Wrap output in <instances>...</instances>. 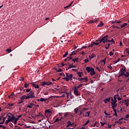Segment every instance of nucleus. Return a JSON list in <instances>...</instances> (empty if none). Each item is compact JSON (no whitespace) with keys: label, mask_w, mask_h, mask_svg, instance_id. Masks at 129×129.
<instances>
[{"label":"nucleus","mask_w":129,"mask_h":129,"mask_svg":"<svg viewBox=\"0 0 129 129\" xmlns=\"http://www.w3.org/2000/svg\"><path fill=\"white\" fill-rule=\"evenodd\" d=\"M108 35L104 36L101 39H99V42H100V43H103V44H105V43H108Z\"/></svg>","instance_id":"nucleus-1"},{"label":"nucleus","mask_w":129,"mask_h":129,"mask_svg":"<svg viewBox=\"0 0 129 129\" xmlns=\"http://www.w3.org/2000/svg\"><path fill=\"white\" fill-rule=\"evenodd\" d=\"M7 116H8V119H11V121H13V120L15 118V115L12 114L11 113H8Z\"/></svg>","instance_id":"nucleus-2"},{"label":"nucleus","mask_w":129,"mask_h":129,"mask_svg":"<svg viewBox=\"0 0 129 129\" xmlns=\"http://www.w3.org/2000/svg\"><path fill=\"white\" fill-rule=\"evenodd\" d=\"M29 97V98H36V96H35V93L33 91H30L29 93L27 94Z\"/></svg>","instance_id":"nucleus-3"},{"label":"nucleus","mask_w":129,"mask_h":129,"mask_svg":"<svg viewBox=\"0 0 129 129\" xmlns=\"http://www.w3.org/2000/svg\"><path fill=\"white\" fill-rule=\"evenodd\" d=\"M111 100H112V102L111 104H112V105H113V106H117V104H116V102H117V100H113V98H111Z\"/></svg>","instance_id":"nucleus-4"},{"label":"nucleus","mask_w":129,"mask_h":129,"mask_svg":"<svg viewBox=\"0 0 129 129\" xmlns=\"http://www.w3.org/2000/svg\"><path fill=\"white\" fill-rule=\"evenodd\" d=\"M66 75L68 78H70V80H72V77H73V74H71L69 75V73H67Z\"/></svg>","instance_id":"nucleus-5"},{"label":"nucleus","mask_w":129,"mask_h":129,"mask_svg":"<svg viewBox=\"0 0 129 129\" xmlns=\"http://www.w3.org/2000/svg\"><path fill=\"white\" fill-rule=\"evenodd\" d=\"M74 88V94H75V95H76V96H78V95H79V91H78V89Z\"/></svg>","instance_id":"nucleus-6"},{"label":"nucleus","mask_w":129,"mask_h":129,"mask_svg":"<svg viewBox=\"0 0 129 129\" xmlns=\"http://www.w3.org/2000/svg\"><path fill=\"white\" fill-rule=\"evenodd\" d=\"M93 69L92 68H90V67H87L86 68V70L87 71L88 73H90L91 71Z\"/></svg>","instance_id":"nucleus-7"},{"label":"nucleus","mask_w":129,"mask_h":129,"mask_svg":"<svg viewBox=\"0 0 129 129\" xmlns=\"http://www.w3.org/2000/svg\"><path fill=\"white\" fill-rule=\"evenodd\" d=\"M71 116H72V115H71V114H69V113L67 112L64 114V116H63V118H65L66 117H70Z\"/></svg>","instance_id":"nucleus-8"},{"label":"nucleus","mask_w":129,"mask_h":129,"mask_svg":"<svg viewBox=\"0 0 129 129\" xmlns=\"http://www.w3.org/2000/svg\"><path fill=\"white\" fill-rule=\"evenodd\" d=\"M21 98L23 100V99H30V97L27 95V96H26V95H23L22 96Z\"/></svg>","instance_id":"nucleus-9"},{"label":"nucleus","mask_w":129,"mask_h":129,"mask_svg":"<svg viewBox=\"0 0 129 129\" xmlns=\"http://www.w3.org/2000/svg\"><path fill=\"white\" fill-rule=\"evenodd\" d=\"M86 109H87V108H84L83 109V110H79V112H80V113L78 114L79 115H81V114H82L83 113H84V111L85 110H86Z\"/></svg>","instance_id":"nucleus-10"},{"label":"nucleus","mask_w":129,"mask_h":129,"mask_svg":"<svg viewBox=\"0 0 129 129\" xmlns=\"http://www.w3.org/2000/svg\"><path fill=\"white\" fill-rule=\"evenodd\" d=\"M49 113H51V110H50V109L46 110L45 112V116H48V114H49Z\"/></svg>","instance_id":"nucleus-11"},{"label":"nucleus","mask_w":129,"mask_h":129,"mask_svg":"<svg viewBox=\"0 0 129 129\" xmlns=\"http://www.w3.org/2000/svg\"><path fill=\"white\" fill-rule=\"evenodd\" d=\"M68 125H67V127H69L70 125H74V123L71 122L70 120L68 121Z\"/></svg>","instance_id":"nucleus-12"},{"label":"nucleus","mask_w":129,"mask_h":129,"mask_svg":"<svg viewBox=\"0 0 129 129\" xmlns=\"http://www.w3.org/2000/svg\"><path fill=\"white\" fill-rule=\"evenodd\" d=\"M69 66H70L68 68V70H69V69H71V68H75L76 67L73 66V63H72V64H69V62L68 63Z\"/></svg>","instance_id":"nucleus-13"},{"label":"nucleus","mask_w":129,"mask_h":129,"mask_svg":"<svg viewBox=\"0 0 129 129\" xmlns=\"http://www.w3.org/2000/svg\"><path fill=\"white\" fill-rule=\"evenodd\" d=\"M77 50L73 51L70 54H69V56H73V55H76L77 54Z\"/></svg>","instance_id":"nucleus-14"},{"label":"nucleus","mask_w":129,"mask_h":129,"mask_svg":"<svg viewBox=\"0 0 129 129\" xmlns=\"http://www.w3.org/2000/svg\"><path fill=\"white\" fill-rule=\"evenodd\" d=\"M90 75L93 76V75H95V71H94V69H92L91 71Z\"/></svg>","instance_id":"nucleus-15"},{"label":"nucleus","mask_w":129,"mask_h":129,"mask_svg":"<svg viewBox=\"0 0 129 129\" xmlns=\"http://www.w3.org/2000/svg\"><path fill=\"white\" fill-rule=\"evenodd\" d=\"M48 99H50V98H40V101L41 102H44V101H46V100H48Z\"/></svg>","instance_id":"nucleus-16"},{"label":"nucleus","mask_w":129,"mask_h":129,"mask_svg":"<svg viewBox=\"0 0 129 129\" xmlns=\"http://www.w3.org/2000/svg\"><path fill=\"white\" fill-rule=\"evenodd\" d=\"M32 84H33L32 85L34 88H36V89H38V88H39V85L36 84L34 83Z\"/></svg>","instance_id":"nucleus-17"},{"label":"nucleus","mask_w":129,"mask_h":129,"mask_svg":"<svg viewBox=\"0 0 129 129\" xmlns=\"http://www.w3.org/2000/svg\"><path fill=\"white\" fill-rule=\"evenodd\" d=\"M94 57H95V54L92 53L91 55L89 56V59L91 60V59H93V58H94Z\"/></svg>","instance_id":"nucleus-18"},{"label":"nucleus","mask_w":129,"mask_h":129,"mask_svg":"<svg viewBox=\"0 0 129 129\" xmlns=\"http://www.w3.org/2000/svg\"><path fill=\"white\" fill-rule=\"evenodd\" d=\"M83 86V84H80L78 87L77 86H75L74 87V88H76V89H79L80 87H82V86Z\"/></svg>","instance_id":"nucleus-19"},{"label":"nucleus","mask_w":129,"mask_h":129,"mask_svg":"<svg viewBox=\"0 0 129 129\" xmlns=\"http://www.w3.org/2000/svg\"><path fill=\"white\" fill-rule=\"evenodd\" d=\"M103 25H104V24L102 23V21H100V24L97 25V27L99 28L100 27H102V26H103Z\"/></svg>","instance_id":"nucleus-20"},{"label":"nucleus","mask_w":129,"mask_h":129,"mask_svg":"<svg viewBox=\"0 0 129 129\" xmlns=\"http://www.w3.org/2000/svg\"><path fill=\"white\" fill-rule=\"evenodd\" d=\"M72 4H73V2H71L69 5L64 7V9H68V8H70L71 6H72Z\"/></svg>","instance_id":"nucleus-21"},{"label":"nucleus","mask_w":129,"mask_h":129,"mask_svg":"<svg viewBox=\"0 0 129 129\" xmlns=\"http://www.w3.org/2000/svg\"><path fill=\"white\" fill-rule=\"evenodd\" d=\"M127 26V23H124L123 24L121 25V28H125Z\"/></svg>","instance_id":"nucleus-22"},{"label":"nucleus","mask_w":129,"mask_h":129,"mask_svg":"<svg viewBox=\"0 0 129 129\" xmlns=\"http://www.w3.org/2000/svg\"><path fill=\"white\" fill-rule=\"evenodd\" d=\"M13 106H14V104H13V103H11V104L8 103L7 105V108H10V107Z\"/></svg>","instance_id":"nucleus-23"},{"label":"nucleus","mask_w":129,"mask_h":129,"mask_svg":"<svg viewBox=\"0 0 129 129\" xmlns=\"http://www.w3.org/2000/svg\"><path fill=\"white\" fill-rule=\"evenodd\" d=\"M126 72V70H125V69H124L123 68H122L120 70V72H121L122 73H123L124 74H125Z\"/></svg>","instance_id":"nucleus-24"},{"label":"nucleus","mask_w":129,"mask_h":129,"mask_svg":"<svg viewBox=\"0 0 129 129\" xmlns=\"http://www.w3.org/2000/svg\"><path fill=\"white\" fill-rule=\"evenodd\" d=\"M108 42H109L110 43H113V44H114L115 42H114V40L113 38H112L111 40H108Z\"/></svg>","instance_id":"nucleus-25"},{"label":"nucleus","mask_w":129,"mask_h":129,"mask_svg":"<svg viewBox=\"0 0 129 129\" xmlns=\"http://www.w3.org/2000/svg\"><path fill=\"white\" fill-rule=\"evenodd\" d=\"M74 111H75L76 114H77V113H78V111H79V109H78V108H76L74 109Z\"/></svg>","instance_id":"nucleus-26"},{"label":"nucleus","mask_w":129,"mask_h":129,"mask_svg":"<svg viewBox=\"0 0 129 129\" xmlns=\"http://www.w3.org/2000/svg\"><path fill=\"white\" fill-rule=\"evenodd\" d=\"M79 59V58H73L72 61H73L74 63H75V62H77L78 61Z\"/></svg>","instance_id":"nucleus-27"},{"label":"nucleus","mask_w":129,"mask_h":129,"mask_svg":"<svg viewBox=\"0 0 129 129\" xmlns=\"http://www.w3.org/2000/svg\"><path fill=\"white\" fill-rule=\"evenodd\" d=\"M62 79L63 80H66V81H69V80H70V79L69 78L67 77L62 78Z\"/></svg>","instance_id":"nucleus-28"},{"label":"nucleus","mask_w":129,"mask_h":129,"mask_svg":"<svg viewBox=\"0 0 129 129\" xmlns=\"http://www.w3.org/2000/svg\"><path fill=\"white\" fill-rule=\"evenodd\" d=\"M124 76H125V77H128L129 76V73L128 72H126L124 74Z\"/></svg>","instance_id":"nucleus-29"},{"label":"nucleus","mask_w":129,"mask_h":129,"mask_svg":"<svg viewBox=\"0 0 129 129\" xmlns=\"http://www.w3.org/2000/svg\"><path fill=\"white\" fill-rule=\"evenodd\" d=\"M94 20H91L88 22V24H94Z\"/></svg>","instance_id":"nucleus-30"},{"label":"nucleus","mask_w":129,"mask_h":129,"mask_svg":"<svg viewBox=\"0 0 129 129\" xmlns=\"http://www.w3.org/2000/svg\"><path fill=\"white\" fill-rule=\"evenodd\" d=\"M10 121H12V120L8 119V120H6L5 124H8Z\"/></svg>","instance_id":"nucleus-31"},{"label":"nucleus","mask_w":129,"mask_h":129,"mask_svg":"<svg viewBox=\"0 0 129 129\" xmlns=\"http://www.w3.org/2000/svg\"><path fill=\"white\" fill-rule=\"evenodd\" d=\"M67 55H68V51H67L62 56L63 58H65V57H67Z\"/></svg>","instance_id":"nucleus-32"},{"label":"nucleus","mask_w":129,"mask_h":129,"mask_svg":"<svg viewBox=\"0 0 129 129\" xmlns=\"http://www.w3.org/2000/svg\"><path fill=\"white\" fill-rule=\"evenodd\" d=\"M107 45H108V46H105V49H106L107 50H108L109 48L110 47V44L108 43Z\"/></svg>","instance_id":"nucleus-33"},{"label":"nucleus","mask_w":129,"mask_h":129,"mask_svg":"<svg viewBox=\"0 0 129 129\" xmlns=\"http://www.w3.org/2000/svg\"><path fill=\"white\" fill-rule=\"evenodd\" d=\"M94 45H96V46H98V45H99V44H101V43H100V41L99 42H93Z\"/></svg>","instance_id":"nucleus-34"},{"label":"nucleus","mask_w":129,"mask_h":129,"mask_svg":"<svg viewBox=\"0 0 129 129\" xmlns=\"http://www.w3.org/2000/svg\"><path fill=\"white\" fill-rule=\"evenodd\" d=\"M40 84H41V86H44V85H46V81L41 82Z\"/></svg>","instance_id":"nucleus-35"},{"label":"nucleus","mask_w":129,"mask_h":129,"mask_svg":"<svg viewBox=\"0 0 129 129\" xmlns=\"http://www.w3.org/2000/svg\"><path fill=\"white\" fill-rule=\"evenodd\" d=\"M106 60V58H104V59L100 61V62H103L104 64H103L104 66L105 65V61Z\"/></svg>","instance_id":"nucleus-36"},{"label":"nucleus","mask_w":129,"mask_h":129,"mask_svg":"<svg viewBox=\"0 0 129 129\" xmlns=\"http://www.w3.org/2000/svg\"><path fill=\"white\" fill-rule=\"evenodd\" d=\"M72 56H70L69 55V57H67V59L68 60V61H70V60H72Z\"/></svg>","instance_id":"nucleus-37"},{"label":"nucleus","mask_w":129,"mask_h":129,"mask_svg":"<svg viewBox=\"0 0 129 129\" xmlns=\"http://www.w3.org/2000/svg\"><path fill=\"white\" fill-rule=\"evenodd\" d=\"M6 52H8V53H11L12 52V49L8 48L6 50Z\"/></svg>","instance_id":"nucleus-38"},{"label":"nucleus","mask_w":129,"mask_h":129,"mask_svg":"<svg viewBox=\"0 0 129 129\" xmlns=\"http://www.w3.org/2000/svg\"><path fill=\"white\" fill-rule=\"evenodd\" d=\"M77 75L79 77H82V76H81V72H78L77 73Z\"/></svg>","instance_id":"nucleus-39"},{"label":"nucleus","mask_w":129,"mask_h":129,"mask_svg":"<svg viewBox=\"0 0 129 129\" xmlns=\"http://www.w3.org/2000/svg\"><path fill=\"white\" fill-rule=\"evenodd\" d=\"M78 80L79 81H81V82H84V80L83 78H78Z\"/></svg>","instance_id":"nucleus-40"},{"label":"nucleus","mask_w":129,"mask_h":129,"mask_svg":"<svg viewBox=\"0 0 129 129\" xmlns=\"http://www.w3.org/2000/svg\"><path fill=\"white\" fill-rule=\"evenodd\" d=\"M122 119H125V118L121 117L120 119H119V121L116 122V123H118V122H119V121H120V120H122Z\"/></svg>","instance_id":"nucleus-41"},{"label":"nucleus","mask_w":129,"mask_h":129,"mask_svg":"<svg viewBox=\"0 0 129 129\" xmlns=\"http://www.w3.org/2000/svg\"><path fill=\"white\" fill-rule=\"evenodd\" d=\"M70 96L71 97V99H73V98H74V96L73 95H72V94L70 93Z\"/></svg>","instance_id":"nucleus-42"},{"label":"nucleus","mask_w":129,"mask_h":129,"mask_svg":"<svg viewBox=\"0 0 129 129\" xmlns=\"http://www.w3.org/2000/svg\"><path fill=\"white\" fill-rule=\"evenodd\" d=\"M94 45V44H93V42L92 44L88 45V47L90 48V47H93Z\"/></svg>","instance_id":"nucleus-43"},{"label":"nucleus","mask_w":129,"mask_h":129,"mask_svg":"<svg viewBox=\"0 0 129 129\" xmlns=\"http://www.w3.org/2000/svg\"><path fill=\"white\" fill-rule=\"evenodd\" d=\"M89 120H88L86 123L83 125V126H84V125H87V124H88V123H89Z\"/></svg>","instance_id":"nucleus-44"},{"label":"nucleus","mask_w":129,"mask_h":129,"mask_svg":"<svg viewBox=\"0 0 129 129\" xmlns=\"http://www.w3.org/2000/svg\"><path fill=\"white\" fill-rule=\"evenodd\" d=\"M125 120H126V118H129V114L125 115Z\"/></svg>","instance_id":"nucleus-45"},{"label":"nucleus","mask_w":129,"mask_h":129,"mask_svg":"<svg viewBox=\"0 0 129 129\" xmlns=\"http://www.w3.org/2000/svg\"><path fill=\"white\" fill-rule=\"evenodd\" d=\"M59 119L58 118H56L55 119L54 121V123H55V122H57V121H59Z\"/></svg>","instance_id":"nucleus-46"},{"label":"nucleus","mask_w":129,"mask_h":129,"mask_svg":"<svg viewBox=\"0 0 129 129\" xmlns=\"http://www.w3.org/2000/svg\"><path fill=\"white\" fill-rule=\"evenodd\" d=\"M28 86H29V84H27V83H25L24 84L25 88H27Z\"/></svg>","instance_id":"nucleus-47"},{"label":"nucleus","mask_w":129,"mask_h":129,"mask_svg":"<svg viewBox=\"0 0 129 129\" xmlns=\"http://www.w3.org/2000/svg\"><path fill=\"white\" fill-rule=\"evenodd\" d=\"M125 101H127V100H125ZM125 104H126V106H128L129 104H128V100H127V102H126L125 103Z\"/></svg>","instance_id":"nucleus-48"},{"label":"nucleus","mask_w":129,"mask_h":129,"mask_svg":"<svg viewBox=\"0 0 129 129\" xmlns=\"http://www.w3.org/2000/svg\"><path fill=\"white\" fill-rule=\"evenodd\" d=\"M84 62L85 63H88V62H89V60L88 59H85L84 60Z\"/></svg>","instance_id":"nucleus-49"},{"label":"nucleus","mask_w":129,"mask_h":129,"mask_svg":"<svg viewBox=\"0 0 129 129\" xmlns=\"http://www.w3.org/2000/svg\"><path fill=\"white\" fill-rule=\"evenodd\" d=\"M83 79H84V81H85L86 82H87V81H88V79H87V78H83Z\"/></svg>","instance_id":"nucleus-50"},{"label":"nucleus","mask_w":129,"mask_h":129,"mask_svg":"<svg viewBox=\"0 0 129 129\" xmlns=\"http://www.w3.org/2000/svg\"><path fill=\"white\" fill-rule=\"evenodd\" d=\"M116 96H118V95H115L114 96V100H117V97Z\"/></svg>","instance_id":"nucleus-51"},{"label":"nucleus","mask_w":129,"mask_h":129,"mask_svg":"<svg viewBox=\"0 0 129 129\" xmlns=\"http://www.w3.org/2000/svg\"><path fill=\"white\" fill-rule=\"evenodd\" d=\"M86 113L87 114V115H86L85 116H89L90 114V112H87Z\"/></svg>","instance_id":"nucleus-52"},{"label":"nucleus","mask_w":129,"mask_h":129,"mask_svg":"<svg viewBox=\"0 0 129 129\" xmlns=\"http://www.w3.org/2000/svg\"><path fill=\"white\" fill-rule=\"evenodd\" d=\"M106 100L108 102H109V101H110V97H109L108 98L106 99Z\"/></svg>","instance_id":"nucleus-53"},{"label":"nucleus","mask_w":129,"mask_h":129,"mask_svg":"<svg viewBox=\"0 0 129 129\" xmlns=\"http://www.w3.org/2000/svg\"><path fill=\"white\" fill-rule=\"evenodd\" d=\"M21 101L18 102V104H21V103H23V100L22 99V98H21Z\"/></svg>","instance_id":"nucleus-54"},{"label":"nucleus","mask_w":129,"mask_h":129,"mask_svg":"<svg viewBox=\"0 0 129 129\" xmlns=\"http://www.w3.org/2000/svg\"><path fill=\"white\" fill-rule=\"evenodd\" d=\"M65 65H66V64L62 63H61L60 67H63V66H65Z\"/></svg>","instance_id":"nucleus-55"},{"label":"nucleus","mask_w":129,"mask_h":129,"mask_svg":"<svg viewBox=\"0 0 129 129\" xmlns=\"http://www.w3.org/2000/svg\"><path fill=\"white\" fill-rule=\"evenodd\" d=\"M56 72H62V69H59L57 71H56Z\"/></svg>","instance_id":"nucleus-56"},{"label":"nucleus","mask_w":129,"mask_h":129,"mask_svg":"<svg viewBox=\"0 0 129 129\" xmlns=\"http://www.w3.org/2000/svg\"><path fill=\"white\" fill-rule=\"evenodd\" d=\"M109 54L110 56H112V55H113L114 53L113 52H112V51H110Z\"/></svg>","instance_id":"nucleus-57"},{"label":"nucleus","mask_w":129,"mask_h":129,"mask_svg":"<svg viewBox=\"0 0 129 129\" xmlns=\"http://www.w3.org/2000/svg\"><path fill=\"white\" fill-rule=\"evenodd\" d=\"M106 123L105 122H103L102 123V122H101V125L102 126H103L104 125V124H105Z\"/></svg>","instance_id":"nucleus-58"},{"label":"nucleus","mask_w":129,"mask_h":129,"mask_svg":"<svg viewBox=\"0 0 129 129\" xmlns=\"http://www.w3.org/2000/svg\"><path fill=\"white\" fill-rule=\"evenodd\" d=\"M113 115H115V116H117V112H116V111L114 112V114H113Z\"/></svg>","instance_id":"nucleus-59"},{"label":"nucleus","mask_w":129,"mask_h":129,"mask_svg":"<svg viewBox=\"0 0 129 129\" xmlns=\"http://www.w3.org/2000/svg\"><path fill=\"white\" fill-rule=\"evenodd\" d=\"M20 80L21 81H24L25 80V79H24V78H21L20 79Z\"/></svg>","instance_id":"nucleus-60"},{"label":"nucleus","mask_w":129,"mask_h":129,"mask_svg":"<svg viewBox=\"0 0 129 129\" xmlns=\"http://www.w3.org/2000/svg\"><path fill=\"white\" fill-rule=\"evenodd\" d=\"M120 23H121L120 21H116V24H120Z\"/></svg>","instance_id":"nucleus-61"},{"label":"nucleus","mask_w":129,"mask_h":129,"mask_svg":"<svg viewBox=\"0 0 129 129\" xmlns=\"http://www.w3.org/2000/svg\"><path fill=\"white\" fill-rule=\"evenodd\" d=\"M43 94L44 95H48V92H44Z\"/></svg>","instance_id":"nucleus-62"},{"label":"nucleus","mask_w":129,"mask_h":129,"mask_svg":"<svg viewBox=\"0 0 129 129\" xmlns=\"http://www.w3.org/2000/svg\"><path fill=\"white\" fill-rule=\"evenodd\" d=\"M27 107L28 108H32V106H31V105L30 104V105H28V106H27Z\"/></svg>","instance_id":"nucleus-63"},{"label":"nucleus","mask_w":129,"mask_h":129,"mask_svg":"<svg viewBox=\"0 0 129 129\" xmlns=\"http://www.w3.org/2000/svg\"><path fill=\"white\" fill-rule=\"evenodd\" d=\"M30 91H31V89H28L26 90L27 92H30Z\"/></svg>","instance_id":"nucleus-64"}]
</instances>
